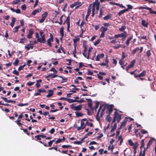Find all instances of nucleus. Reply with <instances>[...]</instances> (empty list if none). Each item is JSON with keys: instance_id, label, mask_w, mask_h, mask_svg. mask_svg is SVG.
Returning <instances> with one entry per match:
<instances>
[{"instance_id": "1", "label": "nucleus", "mask_w": 156, "mask_h": 156, "mask_svg": "<svg viewBox=\"0 0 156 156\" xmlns=\"http://www.w3.org/2000/svg\"><path fill=\"white\" fill-rule=\"evenodd\" d=\"M40 35L41 37H40V43L41 44L45 43L46 41L45 38V35L42 30L40 31Z\"/></svg>"}, {"instance_id": "2", "label": "nucleus", "mask_w": 156, "mask_h": 156, "mask_svg": "<svg viewBox=\"0 0 156 156\" xmlns=\"http://www.w3.org/2000/svg\"><path fill=\"white\" fill-rule=\"evenodd\" d=\"M70 108L73 111H79L80 110L82 107V105H79L77 106H75L73 104L70 105Z\"/></svg>"}, {"instance_id": "3", "label": "nucleus", "mask_w": 156, "mask_h": 156, "mask_svg": "<svg viewBox=\"0 0 156 156\" xmlns=\"http://www.w3.org/2000/svg\"><path fill=\"white\" fill-rule=\"evenodd\" d=\"M74 127L75 128H77V130L79 131L81 129H85L86 127V126L84 122L81 121L80 126L78 127L77 125H74Z\"/></svg>"}, {"instance_id": "4", "label": "nucleus", "mask_w": 156, "mask_h": 156, "mask_svg": "<svg viewBox=\"0 0 156 156\" xmlns=\"http://www.w3.org/2000/svg\"><path fill=\"white\" fill-rule=\"evenodd\" d=\"M48 15V12H45L43 13L41 15V18L40 20V23L44 22Z\"/></svg>"}, {"instance_id": "5", "label": "nucleus", "mask_w": 156, "mask_h": 156, "mask_svg": "<svg viewBox=\"0 0 156 156\" xmlns=\"http://www.w3.org/2000/svg\"><path fill=\"white\" fill-rule=\"evenodd\" d=\"M139 9H146L149 11V13L151 14H156V11H154L152 10L151 8L147 7H140L139 8Z\"/></svg>"}, {"instance_id": "6", "label": "nucleus", "mask_w": 156, "mask_h": 156, "mask_svg": "<svg viewBox=\"0 0 156 156\" xmlns=\"http://www.w3.org/2000/svg\"><path fill=\"white\" fill-rule=\"evenodd\" d=\"M33 42V41H30L29 44L25 46V48L27 49L28 50H29L30 48L33 49L34 47Z\"/></svg>"}, {"instance_id": "7", "label": "nucleus", "mask_w": 156, "mask_h": 156, "mask_svg": "<svg viewBox=\"0 0 156 156\" xmlns=\"http://www.w3.org/2000/svg\"><path fill=\"white\" fill-rule=\"evenodd\" d=\"M118 37L122 38V40L124 41L125 38H126V36L124 35V34L122 33L121 34H115L114 35V38H117Z\"/></svg>"}, {"instance_id": "8", "label": "nucleus", "mask_w": 156, "mask_h": 156, "mask_svg": "<svg viewBox=\"0 0 156 156\" xmlns=\"http://www.w3.org/2000/svg\"><path fill=\"white\" fill-rule=\"evenodd\" d=\"M113 106V105H110L107 106L108 111H106L107 113H108L109 115H110L112 113Z\"/></svg>"}, {"instance_id": "9", "label": "nucleus", "mask_w": 156, "mask_h": 156, "mask_svg": "<svg viewBox=\"0 0 156 156\" xmlns=\"http://www.w3.org/2000/svg\"><path fill=\"white\" fill-rule=\"evenodd\" d=\"M91 4H90L87 9V14L86 16L85 17V19L87 21V19L89 17V16H90V12H91Z\"/></svg>"}, {"instance_id": "10", "label": "nucleus", "mask_w": 156, "mask_h": 156, "mask_svg": "<svg viewBox=\"0 0 156 156\" xmlns=\"http://www.w3.org/2000/svg\"><path fill=\"white\" fill-rule=\"evenodd\" d=\"M54 91L51 90H48V94L47 95L46 97L48 98L51 97L53 94Z\"/></svg>"}, {"instance_id": "11", "label": "nucleus", "mask_w": 156, "mask_h": 156, "mask_svg": "<svg viewBox=\"0 0 156 156\" xmlns=\"http://www.w3.org/2000/svg\"><path fill=\"white\" fill-rule=\"evenodd\" d=\"M104 56V54L102 53L99 55H98L96 57L95 60L96 61H99L100 58H103Z\"/></svg>"}, {"instance_id": "12", "label": "nucleus", "mask_w": 156, "mask_h": 156, "mask_svg": "<svg viewBox=\"0 0 156 156\" xmlns=\"http://www.w3.org/2000/svg\"><path fill=\"white\" fill-rule=\"evenodd\" d=\"M155 139L154 138H151L150 140H149L147 144V147L146 148V149H147L152 144V142Z\"/></svg>"}, {"instance_id": "13", "label": "nucleus", "mask_w": 156, "mask_h": 156, "mask_svg": "<svg viewBox=\"0 0 156 156\" xmlns=\"http://www.w3.org/2000/svg\"><path fill=\"white\" fill-rule=\"evenodd\" d=\"M34 33L33 30L32 29H30L29 30V33L27 35V38L30 39L32 37V34Z\"/></svg>"}, {"instance_id": "14", "label": "nucleus", "mask_w": 156, "mask_h": 156, "mask_svg": "<svg viewBox=\"0 0 156 156\" xmlns=\"http://www.w3.org/2000/svg\"><path fill=\"white\" fill-rule=\"evenodd\" d=\"M146 73V70H144L143 72L139 74V75H137V76H135V77H140L141 76H145Z\"/></svg>"}, {"instance_id": "15", "label": "nucleus", "mask_w": 156, "mask_h": 156, "mask_svg": "<svg viewBox=\"0 0 156 156\" xmlns=\"http://www.w3.org/2000/svg\"><path fill=\"white\" fill-rule=\"evenodd\" d=\"M53 41V40L48 38L47 41H46V42H47V44L50 47H51L52 46V44L51 43V42H52Z\"/></svg>"}, {"instance_id": "16", "label": "nucleus", "mask_w": 156, "mask_h": 156, "mask_svg": "<svg viewBox=\"0 0 156 156\" xmlns=\"http://www.w3.org/2000/svg\"><path fill=\"white\" fill-rule=\"evenodd\" d=\"M133 38V36L132 35L130 37L127 39L125 43L127 46H129V45L130 43V41Z\"/></svg>"}, {"instance_id": "17", "label": "nucleus", "mask_w": 156, "mask_h": 156, "mask_svg": "<svg viewBox=\"0 0 156 156\" xmlns=\"http://www.w3.org/2000/svg\"><path fill=\"white\" fill-rule=\"evenodd\" d=\"M120 141L119 145H121L122 144L123 141V139L122 137V136L121 135H120L118 137L117 141Z\"/></svg>"}, {"instance_id": "18", "label": "nucleus", "mask_w": 156, "mask_h": 156, "mask_svg": "<svg viewBox=\"0 0 156 156\" xmlns=\"http://www.w3.org/2000/svg\"><path fill=\"white\" fill-rule=\"evenodd\" d=\"M141 24L144 27H147L148 23L147 22H146L145 20H143L141 21Z\"/></svg>"}, {"instance_id": "19", "label": "nucleus", "mask_w": 156, "mask_h": 156, "mask_svg": "<svg viewBox=\"0 0 156 156\" xmlns=\"http://www.w3.org/2000/svg\"><path fill=\"white\" fill-rule=\"evenodd\" d=\"M60 33L61 36V38L62 39L64 36V27L63 26L61 27L60 29Z\"/></svg>"}, {"instance_id": "20", "label": "nucleus", "mask_w": 156, "mask_h": 156, "mask_svg": "<svg viewBox=\"0 0 156 156\" xmlns=\"http://www.w3.org/2000/svg\"><path fill=\"white\" fill-rule=\"evenodd\" d=\"M59 76L58 75H55V74H50L48 75L46 77V78H50L52 79L55 78L56 77H58Z\"/></svg>"}, {"instance_id": "21", "label": "nucleus", "mask_w": 156, "mask_h": 156, "mask_svg": "<svg viewBox=\"0 0 156 156\" xmlns=\"http://www.w3.org/2000/svg\"><path fill=\"white\" fill-rule=\"evenodd\" d=\"M76 116L77 117H82L83 116V114L80 112L76 111L75 112Z\"/></svg>"}, {"instance_id": "22", "label": "nucleus", "mask_w": 156, "mask_h": 156, "mask_svg": "<svg viewBox=\"0 0 156 156\" xmlns=\"http://www.w3.org/2000/svg\"><path fill=\"white\" fill-rule=\"evenodd\" d=\"M81 4V2H74L73 4L70 5V7L71 8H73L74 6L76 5L79 4Z\"/></svg>"}, {"instance_id": "23", "label": "nucleus", "mask_w": 156, "mask_h": 156, "mask_svg": "<svg viewBox=\"0 0 156 156\" xmlns=\"http://www.w3.org/2000/svg\"><path fill=\"white\" fill-rule=\"evenodd\" d=\"M116 119L118 122H119L121 119V115L119 114L118 113V114L116 115Z\"/></svg>"}, {"instance_id": "24", "label": "nucleus", "mask_w": 156, "mask_h": 156, "mask_svg": "<svg viewBox=\"0 0 156 156\" xmlns=\"http://www.w3.org/2000/svg\"><path fill=\"white\" fill-rule=\"evenodd\" d=\"M116 128H117V123H115L114 124L113 126L112 127V129H111V130L110 131V133H113L114 132V131L115 130Z\"/></svg>"}, {"instance_id": "25", "label": "nucleus", "mask_w": 156, "mask_h": 156, "mask_svg": "<svg viewBox=\"0 0 156 156\" xmlns=\"http://www.w3.org/2000/svg\"><path fill=\"white\" fill-rule=\"evenodd\" d=\"M112 17V14H108L107 15L105 16L103 18V19L104 20H107L110 19Z\"/></svg>"}, {"instance_id": "26", "label": "nucleus", "mask_w": 156, "mask_h": 156, "mask_svg": "<svg viewBox=\"0 0 156 156\" xmlns=\"http://www.w3.org/2000/svg\"><path fill=\"white\" fill-rule=\"evenodd\" d=\"M128 9H125L123 10H121L119 12L118 14V15L119 16H120L122 14L128 11Z\"/></svg>"}, {"instance_id": "27", "label": "nucleus", "mask_w": 156, "mask_h": 156, "mask_svg": "<svg viewBox=\"0 0 156 156\" xmlns=\"http://www.w3.org/2000/svg\"><path fill=\"white\" fill-rule=\"evenodd\" d=\"M108 30V28L102 26L100 29V30L101 32H105Z\"/></svg>"}, {"instance_id": "28", "label": "nucleus", "mask_w": 156, "mask_h": 156, "mask_svg": "<svg viewBox=\"0 0 156 156\" xmlns=\"http://www.w3.org/2000/svg\"><path fill=\"white\" fill-rule=\"evenodd\" d=\"M12 20L11 22L10 23V25L12 27H13L16 22V19L14 17H12Z\"/></svg>"}, {"instance_id": "29", "label": "nucleus", "mask_w": 156, "mask_h": 156, "mask_svg": "<svg viewBox=\"0 0 156 156\" xmlns=\"http://www.w3.org/2000/svg\"><path fill=\"white\" fill-rule=\"evenodd\" d=\"M118 114V112L116 111L115 112L113 116V120L112 121V123L115 122L116 121V115Z\"/></svg>"}, {"instance_id": "30", "label": "nucleus", "mask_w": 156, "mask_h": 156, "mask_svg": "<svg viewBox=\"0 0 156 156\" xmlns=\"http://www.w3.org/2000/svg\"><path fill=\"white\" fill-rule=\"evenodd\" d=\"M105 109H106V107H105V106L102 109L101 111V114H100V117H102L103 116V115L104 114V112Z\"/></svg>"}, {"instance_id": "31", "label": "nucleus", "mask_w": 156, "mask_h": 156, "mask_svg": "<svg viewBox=\"0 0 156 156\" xmlns=\"http://www.w3.org/2000/svg\"><path fill=\"white\" fill-rule=\"evenodd\" d=\"M140 50V48L139 47H137L135 49L133 50L132 52V53L133 55H134L136 53V51H138Z\"/></svg>"}, {"instance_id": "32", "label": "nucleus", "mask_w": 156, "mask_h": 156, "mask_svg": "<svg viewBox=\"0 0 156 156\" xmlns=\"http://www.w3.org/2000/svg\"><path fill=\"white\" fill-rule=\"evenodd\" d=\"M126 26L125 25H122L121 27L119 29V30L123 32L126 29Z\"/></svg>"}, {"instance_id": "33", "label": "nucleus", "mask_w": 156, "mask_h": 156, "mask_svg": "<svg viewBox=\"0 0 156 156\" xmlns=\"http://www.w3.org/2000/svg\"><path fill=\"white\" fill-rule=\"evenodd\" d=\"M20 27V26H17L16 27H15L13 29V32L14 33H16V32H17L18 30V29Z\"/></svg>"}, {"instance_id": "34", "label": "nucleus", "mask_w": 156, "mask_h": 156, "mask_svg": "<svg viewBox=\"0 0 156 156\" xmlns=\"http://www.w3.org/2000/svg\"><path fill=\"white\" fill-rule=\"evenodd\" d=\"M58 77L62 79V80L61 81L62 83L66 82L67 81V79L66 78H64L62 76H59Z\"/></svg>"}, {"instance_id": "35", "label": "nucleus", "mask_w": 156, "mask_h": 156, "mask_svg": "<svg viewBox=\"0 0 156 156\" xmlns=\"http://www.w3.org/2000/svg\"><path fill=\"white\" fill-rule=\"evenodd\" d=\"M114 148V147L113 145H112L111 146V145H110L108 147V150H111V152H113V150Z\"/></svg>"}, {"instance_id": "36", "label": "nucleus", "mask_w": 156, "mask_h": 156, "mask_svg": "<svg viewBox=\"0 0 156 156\" xmlns=\"http://www.w3.org/2000/svg\"><path fill=\"white\" fill-rule=\"evenodd\" d=\"M39 12L38 9H35L31 13V15H35L37 13Z\"/></svg>"}, {"instance_id": "37", "label": "nucleus", "mask_w": 156, "mask_h": 156, "mask_svg": "<svg viewBox=\"0 0 156 156\" xmlns=\"http://www.w3.org/2000/svg\"><path fill=\"white\" fill-rule=\"evenodd\" d=\"M76 100H73L71 99H69L67 98L66 101H67L69 103H71L74 102H76Z\"/></svg>"}, {"instance_id": "38", "label": "nucleus", "mask_w": 156, "mask_h": 156, "mask_svg": "<svg viewBox=\"0 0 156 156\" xmlns=\"http://www.w3.org/2000/svg\"><path fill=\"white\" fill-rule=\"evenodd\" d=\"M103 106V104H102L100 106L98 110V111L97 113V116H98V115H99L100 112L101 111V109L102 108Z\"/></svg>"}, {"instance_id": "39", "label": "nucleus", "mask_w": 156, "mask_h": 156, "mask_svg": "<svg viewBox=\"0 0 156 156\" xmlns=\"http://www.w3.org/2000/svg\"><path fill=\"white\" fill-rule=\"evenodd\" d=\"M145 139H142L141 140V146L140 147V149H141L143 147H144L145 145L144 141Z\"/></svg>"}, {"instance_id": "40", "label": "nucleus", "mask_w": 156, "mask_h": 156, "mask_svg": "<svg viewBox=\"0 0 156 156\" xmlns=\"http://www.w3.org/2000/svg\"><path fill=\"white\" fill-rule=\"evenodd\" d=\"M146 55L148 57H149L151 55V51L150 50H148L146 51Z\"/></svg>"}, {"instance_id": "41", "label": "nucleus", "mask_w": 156, "mask_h": 156, "mask_svg": "<svg viewBox=\"0 0 156 156\" xmlns=\"http://www.w3.org/2000/svg\"><path fill=\"white\" fill-rule=\"evenodd\" d=\"M99 102L98 101H96L95 103V111H96L99 105Z\"/></svg>"}, {"instance_id": "42", "label": "nucleus", "mask_w": 156, "mask_h": 156, "mask_svg": "<svg viewBox=\"0 0 156 156\" xmlns=\"http://www.w3.org/2000/svg\"><path fill=\"white\" fill-rule=\"evenodd\" d=\"M109 115H107L106 116V121L109 122H110L111 121V117Z\"/></svg>"}, {"instance_id": "43", "label": "nucleus", "mask_w": 156, "mask_h": 156, "mask_svg": "<svg viewBox=\"0 0 156 156\" xmlns=\"http://www.w3.org/2000/svg\"><path fill=\"white\" fill-rule=\"evenodd\" d=\"M104 13V12L103 11V10L101 9H100V14L98 16V17L99 18L101 17L103 14V13Z\"/></svg>"}, {"instance_id": "44", "label": "nucleus", "mask_w": 156, "mask_h": 156, "mask_svg": "<svg viewBox=\"0 0 156 156\" xmlns=\"http://www.w3.org/2000/svg\"><path fill=\"white\" fill-rule=\"evenodd\" d=\"M127 152L126 153V154L128 156H130L132 153V151L131 150L129 149L127 151Z\"/></svg>"}, {"instance_id": "45", "label": "nucleus", "mask_w": 156, "mask_h": 156, "mask_svg": "<svg viewBox=\"0 0 156 156\" xmlns=\"http://www.w3.org/2000/svg\"><path fill=\"white\" fill-rule=\"evenodd\" d=\"M88 106L90 108L92 109V110H93L94 108H92V102H88Z\"/></svg>"}, {"instance_id": "46", "label": "nucleus", "mask_w": 156, "mask_h": 156, "mask_svg": "<svg viewBox=\"0 0 156 156\" xmlns=\"http://www.w3.org/2000/svg\"><path fill=\"white\" fill-rule=\"evenodd\" d=\"M141 133L143 134H148V132L147 131L145 130L144 129H142L141 130Z\"/></svg>"}, {"instance_id": "47", "label": "nucleus", "mask_w": 156, "mask_h": 156, "mask_svg": "<svg viewBox=\"0 0 156 156\" xmlns=\"http://www.w3.org/2000/svg\"><path fill=\"white\" fill-rule=\"evenodd\" d=\"M20 2V0H14L13 1L12 3L13 4H16Z\"/></svg>"}, {"instance_id": "48", "label": "nucleus", "mask_w": 156, "mask_h": 156, "mask_svg": "<svg viewBox=\"0 0 156 156\" xmlns=\"http://www.w3.org/2000/svg\"><path fill=\"white\" fill-rule=\"evenodd\" d=\"M72 147V146L71 145H63L62 146V147L63 148H68L69 147Z\"/></svg>"}, {"instance_id": "49", "label": "nucleus", "mask_w": 156, "mask_h": 156, "mask_svg": "<svg viewBox=\"0 0 156 156\" xmlns=\"http://www.w3.org/2000/svg\"><path fill=\"white\" fill-rule=\"evenodd\" d=\"M139 145V144H138L137 142H136L135 144H134V145L133 146V148L136 149Z\"/></svg>"}, {"instance_id": "50", "label": "nucleus", "mask_w": 156, "mask_h": 156, "mask_svg": "<svg viewBox=\"0 0 156 156\" xmlns=\"http://www.w3.org/2000/svg\"><path fill=\"white\" fill-rule=\"evenodd\" d=\"M49 71H51V72H52V71L54 72H55V74H56L57 73V71L56 69H55V68L54 67H52L51 68V69Z\"/></svg>"}, {"instance_id": "51", "label": "nucleus", "mask_w": 156, "mask_h": 156, "mask_svg": "<svg viewBox=\"0 0 156 156\" xmlns=\"http://www.w3.org/2000/svg\"><path fill=\"white\" fill-rule=\"evenodd\" d=\"M129 144L131 146H133L134 145V143L133 142L132 140L131 139H130L128 140V141Z\"/></svg>"}, {"instance_id": "52", "label": "nucleus", "mask_w": 156, "mask_h": 156, "mask_svg": "<svg viewBox=\"0 0 156 156\" xmlns=\"http://www.w3.org/2000/svg\"><path fill=\"white\" fill-rule=\"evenodd\" d=\"M98 3L99 4V5H100V2L98 1H96L94 2H93L92 3V5H98Z\"/></svg>"}, {"instance_id": "53", "label": "nucleus", "mask_w": 156, "mask_h": 156, "mask_svg": "<svg viewBox=\"0 0 156 156\" xmlns=\"http://www.w3.org/2000/svg\"><path fill=\"white\" fill-rule=\"evenodd\" d=\"M101 41V39H98L94 43V45L95 46H96L97 45H98V44H99L100 41Z\"/></svg>"}, {"instance_id": "54", "label": "nucleus", "mask_w": 156, "mask_h": 156, "mask_svg": "<svg viewBox=\"0 0 156 156\" xmlns=\"http://www.w3.org/2000/svg\"><path fill=\"white\" fill-rule=\"evenodd\" d=\"M26 65L24 64L23 66H20L18 68V70L19 71H20L21 69H23L24 68V67Z\"/></svg>"}, {"instance_id": "55", "label": "nucleus", "mask_w": 156, "mask_h": 156, "mask_svg": "<svg viewBox=\"0 0 156 156\" xmlns=\"http://www.w3.org/2000/svg\"><path fill=\"white\" fill-rule=\"evenodd\" d=\"M28 105V104L27 103H26L25 104L21 103V104H18V106H19L22 107V106H24L27 105Z\"/></svg>"}, {"instance_id": "56", "label": "nucleus", "mask_w": 156, "mask_h": 156, "mask_svg": "<svg viewBox=\"0 0 156 156\" xmlns=\"http://www.w3.org/2000/svg\"><path fill=\"white\" fill-rule=\"evenodd\" d=\"M87 74L88 75H92L93 74V73L90 70L88 69L87 73Z\"/></svg>"}, {"instance_id": "57", "label": "nucleus", "mask_w": 156, "mask_h": 156, "mask_svg": "<svg viewBox=\"0 0 156 156\" xmlns=\"http://www.w3.org/2000/svg\"><path fill=\"white\" fill-rule=\"evenodd\" d=\"M83 46L84 49L83 53H85V52L87 51V46L86 45L84 44H83Z\"/></svg>"}, {"instance_id": "58", "label": "nucleus", "mask_w": 156, "mask_h": 156, "mask_svg": "<svg viewBox=\"0 0 156 156\" xmlns=\"http://www.w3.org/2000/svg\"><path fill=\"white\" fill-rule=\"evenodd\" d=\"M83 56L89 59V54L88 53L87 55V54H85V53H83Z\"/></svg>"}, {"instance_id": "59", "label": "nucleus", "mask_w": 156, "mask_h": 156, "mask_svg": "<svg viewBox=\"0 0 156 156\" xmlns=\"http://www.w3.org/2000/svg\"><path fill=\"white\" fill-rule=\"evenodd\" d=\"M136 62V60L134 59L130 62V64L134 66Z\"/></svg>"}, {"instance_id": "60", "label": "nucleus", "mask_w": 156, "mask_h": 156, "mask_svg": "<svg viewBox=\"0 0 156 156\" xmlns=\"http://www.w3.org/2000/svg\"><path fill=\"white\" fill-rule=\"evenodd\" d=\"M19 62V60L17 59H16L15 62H14L13 64L15 66H17Z\"/></svg>"}, {"instance_id": "61", "label": "nucleus", "mask_w": 156, "mask_h": 156, "mask_svg": "<svg viewBox=\"0 0 156 156\" xmlns=\"http://www.w3.org/2000/svg\"><path fill=\"white\" fill-rule=\"evenodd\" d=\"M62 104L61 102H59L58 103V105L60 106L59 108L60 110H62L63 108V107L62 106Z\"/></svg>"}, {"instance_id": "62", "label": "nucleus", "mask_w": 156, "mask_h": 156, "mask_svg": "<svg viewBox=\"0 0 156 156\" xmlns=\"http://www.w3.org/2000/svg\"><path fill=\"white\" fill-rule=\"evenodd\" d=\"M80 39L79 38H77L76 37L75 38H74L73 39V41L74 44L76 43V42H77L78 41H79Z\"/></svg>"}, {"instance_id": "63", "label": "nucleus", "mask_w": 156, "mask_h": 156, "mask_svg": "<svg viewBox=\"0 0 156 156\" xmlns=\"http://www.w3.org/2000/svg\"><path fill=\"white\" fill-rule=\"evenodd\" d=\"M127 6L128 8L126 9H128V10H129V9H133V6L131 5L128 4L127 5Z\"/></svg>"}, {"instance_id": "64", "label": "nucleus", "mask_w": 156, "mask_h": 156, "mask_svg": "<svg viewBox=\"0 0 156 156\" xmlns=\"http://www.w3.org/2000/svg\"><path fill=\"white\" fill-rule=\"evenodd\" d=\"M66 20L67 21V23H70V16H69L66 18Z\"/></svg>"}]
</instances>
